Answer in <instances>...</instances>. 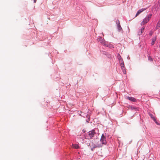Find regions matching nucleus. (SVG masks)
<instances>
[{
  "mask_svg": "<svg viewBox=\"0 0 160 160\" xmlns=\"http://www.w3.org/2000/svg\"><path fill=\"white\" fill-rule=\"evenodd\" d=\"M123 68V70H122L123 71V73L125 74L126 73V71L125 70V67H124L123 68Z\"/></svg>",
  "mask_w": 160,
  "mask_h": 160,
  "instance_id": "nucleus-13",
  "label": "nucleus"
},
{
  "mask_svg": "<svg viewBox=\"0 0 160 160\" xmlns=\"http://www.w3.org/2000/svg\"><path fill=\"white\" fill-rule=\"evenodd\" d=\"M126 98L132 102H135L136 101V99L133 97H127Z\"/></svg>",
  "mask_w": 160,
  "mask_h": 160,
  "instance_id": "nucleus-6",
  "label": "nucleus"
},
{
  "mask_svg": "<svg viewBox=\"0 0 160 160\" xmlns=\"http://www.w3.org/2000/svg\"><path fill=\"white\" fill-rule=\"evenodd\" d=\"M145 10V8H142L139 10L137 12L135 17H136L138 15H139L143 11Z\"/></svg>",
  "mask_w": 160,
  "mask_h": 160,
  "instance_id": "nucleus-5",
  "label": "nucleus"
},
{
  "mask_svg": "<svg viewBox=\"0 0 160 160\" xmlns=\"http://www.w3.org/2000/svg\"><path fill=\"white\" fill-rule=\"evenodd\" d=\"M102 146V145H94L93 146V148H92L91 150L92 151L94 149V148H97V147L99 148V147H101Z\"/></svg>",
  "mask_w": 160,
  "mask_h": 160,
  "instance_id": "nucleus-7",
  "label": "nucleus"
},
{
  "mask_svg": "<svg viewBox=\"0 0 160 160\" xmlns=\"http://www.w3.org/2000/svg\"><path fill=\"white\" fill-rule=\"evenodd\" d=\"M120 64H121V68H122V70H123V68H124V62H123V61H120Z\"/></svg>",
  "mask_w": 160,
  "mask_h": 160,
  "instance_id": "nucleus-8",
  "label": "nucleus"
},
{
  "mask_svg": "<svg viewBox=\"0 0 160 160\" xmlns=\"http://www.w3.org/2000/svg\"><path fill=\"white\" fill-rule=\"evenodd\" d=\"M144 27H142V28L141 30V31H140V33H139V35H141V34H142V33L144 31Z\"/></svg>",
  "mask_w": 160,
  "mask_h": 160,
  "instance_id": "nucleus-11",
  "label": "nucleus"
},
{
  "mask_svg": "<svg viewBox=\"0 0 160 160\" xmlns=\"http://www.w3.org/2000/svg\"><path fill=\"white\" fill-rule=\"evenodd\" d=\"M100 141L102 142V144H106L107 142L106 140V137L103 134L102 135Z\"/></svg>",
  "mask_w": 160,
  "mask_h": 160,
  "instance_id": "nucleus-3",
  "label": "nucleus"
},
{
  "mask_svg": "<svg viewBox=\"0 0 160 160\" xmlns=\"http://www.w3.org/2000/svg\"><path fill=\"white\" fill-rule=\"evenodd\" d=\"M152 16V14H149L143 20V21L141 22V25H143L146 23H147L150 19L151 16Z\"/></svg>",
  "mask_w": 160,
  "mask_h": 160,
  "instance_id": "nucleus-1",
  "label": "nucleus"
},
{
  "mask_svg": "<svg viewBox=\"0 0 160 160\" xmlns=\"http://www.w3.org/2000/svg\"><path fill=\"white\" fill-rule=\"evenodd\" d=\"M156 40V38H154L152 39V43L151 44L152 45H153L155 43V41Z\"/></svg>",
  "mask_w": 160,
  "mask_h": 160,
  "instance_id": "nucleus-9",
  "label": "nucleus"
},
{
  "mask_svg": "<svg viewBox=\"0 0 160 160\" xmlns=\"http://www.w3.org/2000/svg\"><path fill=\"white\" fill-rule=\"evenodd\" d=\"M139 33H140V31L138 32V34L139 35Z\"/></svg>",
  "mask_w": 160,
  "mask_h": 160,
  "instance_id": "nucleus-17",
  "label": "nucleus"
},
{
  "mask_svg": "<svg viewBox=\"0 0 160 160\" xmlns=\"http://www.w3.org/2000/svg\"><path fill=\"white\" fill-rule=\"evenodd\" d=\"M100 39H102V38H100Z\"/></svg>",
  "mask_w": 160,
  "mask_h": 160,
  "instance_id": "nucleus-18",
  "label": "nucleus"
},
{
  "mask_svg": "<svg viewBox=\"0 0 160 160\" xmlns=\"http://www.w3.org/2000/svg\"><path fill=\"white\" fill-rule=\"evenodd\" d=\"M96 133L95 132L94 130H92L91 131H90L88 132V135H89V138H88V139H91L95 134Z\"/></svg>",
  "mask_w": 160,
  "mask_h": 160,
  "instance_id": "nucleus-2",
  "label": "nucleus"
},
{
  "mask_svg": "<svg viewBox=\"0 0 160 160\" xmlns=\"http://www.w3.org/2000/svg\"><path fill=\"white\" fill-rule=\"evenodd\" d=\"M148 60H150L151 61L152 60V58H151L150 56L148 57Z\"/></svg>",
  "mask_w": 160,
  "mask_h": 160,
  "instance_id": "nucleus-14",
  "label": "nucleus"
},
{
  "mask_svg": "<svg viewBox=\"0 0 160 160\" xmlns=\"http://www.w3.org/2000/svg\"><path fill=\"white\" fill-rule=\"evenodd\" d=\"M151 117L153 119L154 118L153 117V115H151Z\"/></svg>",
  "mask_w": 160,
  "mask_h": 160,
  "instance_id": "nucleus-15",
  "label": "nucleus"
},
{
  "mask_svg": "<svg viewBox=\"0 0 160 160\" xmlns=\"http://www.w3.org/2000/svg\"><path fill=\"white\" fill-rule=\"evenodd\" d=\"M36 0H34V3H35L36 2Z\"/></svg>",
  "mask_w": 160,
  "mask_h": 160,
  "instance_id": "nucleus-16",
  "label": "nucleus"
},
{
  "mask_svg": "<svg viewBox=\"0 0 160 160\" xmlns=\"http://www.w3.org/2000/svg\"><path fill=\"white\" fill-rule=\"evenodd\" d=\"M108 47H109L110 48H113V47L112 45L109 44V45L108 46Z\"/></svg>",
  "mask_w": 160,
  "mask_h": 160,
  "instance_id": "nucleus-12",
  "label": "nucleus"
},
{
  "mask_svg": "<svg viewBox=\"0 0 160 160\" xmlns=\"http://www.w3.org/2000/svg\"><path fill=\"white\" fill-rule=\"evenodd\" d=\"M117 23L118 24L117 25V28L118 30V31L119 32H121L122 31V28H121V25H120V23L119 22V20L117 21Z\"/></svg>",
  "mask_w": 160,
  "mask_h": 160,
  "instance_id": "nucleus-4",
  "label": "nucleus"
},
{
  "mask_svg": "<svg viewBox=\"0 0 160 160\" xmlns=\"http://www.w3.org/2000/svg\"><path fill=\"white\" fill-rule=\"evenodd\" d=\"M73 147L76 149H78L79 148V146L78 144H72Z\"/></svg>",
  "mask_w": 160,
  "mask_h": 160,
  "instance_id": "nucleus-10",
  "label": "nucleus"
}]
</instances>
